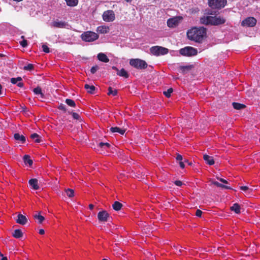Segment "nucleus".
<instances>
[{
	"instance_id": "obj_1",
	"label": "nucleus",
	"mask_w": 260,
	"mask_h": 260,
	"mask_svg": "<svg viewBox=\"0 0 260 260\" xmlns=\"http://www.w3.org/2000/svg\"><path fill=\"white\" fill-rule=\"evenodd\" d=\"M206 35V29L203 27H194L187 32L188 38L196 42H202Z\"/></svg>"
},
{
	"instance_id": "obj_2",
	"label": "nucleus",
	"mask_w": 260,
	"mask_h": 260,
	"mask_svg": "<svg viewBox=\"0 0 260 260\" xmlns=\"http://www.w3.org/2000/svg\"><path fill=\"white\" fill-rule=\"evenodd\" d=\"M225 21V19L221 16H207L202 17L200 19L201 23L205 25H218L224 23Z\"/></svg>"
},
{
	"instance_id": "obj_3",
	"label": "nucleus",
	"mask_w": 260,
	"mask_h": 260,
	"mask_svg": "<svg viewBox=\"0 0 260 260\" xmlns=\"http://www.w3.org/2000/svg\"><path fill=\"white\" fill-rule=\"evenodd\" d=\"M129 64L139 70L145 69L147 68L148 66L145 61L139 58L131 59L129 60Z\"/></svg>"
},
{
	"instance_id": "obj_4",
	"label": "nucleus",
	"mask_w": 260,
	"mask_h": 260,
	"mask_svg": "<svg viewBox=\"0 0 260 260\" xmlns=\"http://www.w3.org/2000/svg\"><path fill=\"white\" fill-rule=\"evenodd\" d=\"M81 38L82 40L85 42H93L99 38V35L94 32L87 31L83 33Z\"/></svg>"
},
{
	"instance_id": "obj_5",
	"label": "nucleus",
	"mask_w": 260,
	"mask_h": 260,
	"mask_svg": "<svg viewBox=\"0 0 260 260\" xmlns=\"http://www.w3.org/2000/svg\"><path fill=\"white\" fill-rule=\"evenodd\" d=\"M150 51L153 55L160 56L167 54L169 52V50L161 46H155L151 47Z\"/></svg>"
},
{
	"instance_id": "obj_6",
	"label": "nucleus",
	"mask_w": 260,
	"mask_h": 260,
	"mask_svg": "<svg viewBox=\"0 0 260 260\" xmlns=\"http://www.w3.org/2000/svg\"><path fill=\"white\" fill-rule=\"evenodd\" d=\"M179 53L183 56H191L197 55L198 50L192 47L187 46L180 49Z\"/></svg>"
},
{
	"instance_id": "obj_7",
	"label": "nucleus",
	"mask_w": 260,
	"mask_h": 260,
	"mask_svg": "<svg viewBox=\"0 0 260 260\" xmlns=\"http://www.w3.org/2000/svg\"><path fill=\"white\" fill-rule=\"evenodd\" d=\"M226 0H208L209 6L212 9L222 8L226 5Z\"/></svg>"
},
{
	"instance_id": "obj_8",
	"label": "nucleus",
	"mask_w": 260,
	"mask_h": 260,
	"mask_svg": "<svg viewBox=\"0 0 260 260\" xmlns=\"http://www.w3.org/2000/svg\"><path fill=\"white\" fill-rule=\"evenodd\" d=\"M103 20L106 22H111L115 19V14L113 11L108 10L103 14Z\"/></svg>"
},
{
	"instance_id": "obj_9",
	"label": "nucleus",
	"mask_w": 260,
	"mask_h": 260,
	"mask_svg": "<svg viewBox=\"0 0 260 260\" xmlns=\"http://www.w3.org/2000/svg\"><path fill=\"white\" fill-rule=\"evenodd\" d=\"M52 26L56 28H64L67 29H70L71 28V26L68 22L59 20L52 22Z\"/></svg>"
},
{
	"instance_id": "obj_10",
	"label": "nucleus",
	"mask_w": 260,
	"mask_h": 260,
	"mask_svg": "<svg viewBox=\"0 0 260 260\" xmlns=\"http://www.w3.org/2000/svg\"><path fill=\"white\" fill-rule=\"evenodd\" d=\"M256 23V20L253 17H248L242 22V25L249 27L254 26Z\"/></svg>"
},
{
	"instance_id": "obj_11",
	"label": "nucleus",
	"mask_w": 260,
	"mask_h": 260,
	"mask_svg": "<svg viewBox=\"0 0 260 260\" xmlns=\"http://www.w3.org/2000/svg\"><path fill=\"white\" fill-rule=\"evenodd\" d=\"M110 218V215L105 210L100 211L98 214V218L101 222H106Z\"/></svg>"
},
{
	"instance_id": "obj_12",
	"label": "nucleus",
	"mask_w": 260,
	"mask_h": 260,
	"mask_svg": "<svg viewBox=\"0 0 260 260\" xmlns=\"http://www.w3.org/2000/svg\"><path fill=\"white\" fill-rule=\"evenodd\" d=\"M179 21V19L178 17L170 18L167 21V25L169 27H174L178 25Z\"/></svg>"
},
{
	"instance_id": "obj_13",
	"label": "nucleus",
	"mask_w": 260,
	"mask_h": 260,
	"mask_svg": "<svg viewBox=\"0 0 260 260\" xmlns=\"http://www.w3.org/2000/svg\"><path fill=\"white\" fill-rule=\"evenodd\" d=\"M16 222L21 225H24L27 222V219L25 216L19 213L16 219Z\"/></svg>"
},
{
	"instance_id": "obj_14",
	"label": "nucleus",
	"mask_w": 260,
	"mask_h": 260,
	"mask_svg": "<svg viewBox=\"0 0 260 260\" xmlns=\"http://www.w3.org/2000/svg\"><path fill=\"white\" fill-rule=\"evenodd\" d=\"M22 78L20 77L15 78H12L11 79V82L14 84H17L19 87H22L23 86V84L21 82Z\"/></svg>"
},
{
	"instance_id": "obj_15",
	"label": "nucleus",
	"mask_w": 260,
	"mask_h": 260,
	"mask_svg": "<svg viewBox=\"0 0 260 260\" xmlns=\"http://www.w3.org/2000/svg\"><path fill=\"white\" fill-rule=\"evenodd\" d=\"M96 31L100 34H107L109 31V28L105 25L98 26Z\"/></svg>"
},
{
	"instance_id": "obj_16",
	"label": "nucleus",
	"mask_w": 260,
	"mask_h": 260,
	"mask_svg": "<svg viewBox=\"0 0 260 260\" xmlns=\"http://www.w3.org/2000/svg\"><path fill=\"white\" fill-rule=\"evenodd\" d=\"M97 57L98 59L102 62H108L109 61V59L107 55L103 53H99Z\"/></svg>"
},
{
	"instance_id": "obj_17",
	"label": "nucleus",
	"mask_w": 260,
	"mask_h": 260,
	"mask_svg": "<svg viewBox=\"0 0 260 260\" xmlns=\"http://www.w3.org/2000/svg\"><path fill=\"white\" fill-rule=\"evenodd\" d=\"M203 158L207 164L212 165L214 164V161L212 156H209L207 154H204Z\"/></svg>"
},
{
	"instance_id": "obj_18",
	"label": "nucleus",
	"mask_w": 260,
	"mask_h": 260,
	"mask_svg": "<svg viewBox=\"0 0 260 260\" xmlns=\"http://www.w3.org/2000/svg\"><path fill=\"white\" fill-rule=\"evenodd\" d=\"M29 185L35 190H37L39 188V186L38 185V180L37 179H31L29 181Z\"/></svg>"
},
{
	"instance_id": "obj_19",
	"label": "nucleus",
	"mask_w": 260,
	"mask_h": 260,
	"mask_svg": "<svg viewBox=\"0 0 260 260\" xmlns=\"http://www.w3.org/2000/svg\"><path fill=\"white\" fill-rule=\"evenodd\" d=\"M12 236L15 238L19 239L23 236V233L20 230L17 229L12 233Z\"/></svg>"
},
{
	"instance_id": "obj_20",
	"label": "nucleus",
	"mask_w": 260,
	"mask_h": 260,
	"mask_svg": "<svg viewBox=\"0 0 260 260\" xmlns=\"http://www.w3.org/2000/svg\"><path fill=\"white\" fill-rule=\"evenodd\" d=\"M110 130L112 133H118L121 135H123L125 133V130L120 128L118 127H111Z\"/></svg>"
},
{
	"instance_id": "obj_21",
	"label": "nucleus",
	"mask_w": 260,
	"mask_h": 260,
	"mask_svg": "<svg viewBox=\"0 0 260 260\" xmlns=\"http://www.w3.org/2000/svg\"><path fill=\"white\" fill-rule=\"evenodd\" d=\"M14 137L15 140L17 141H20L22 143H24L25 142V138L23 135H20L18 133L15 134Z\"/></svg>"
},
{
	"instance_id": "obj_22",
	"label": "nucleus",
	"mask_w": 260,
	"mask_h": 260,
	"mask_svg": "<svg viewBox=\"0 0 260 260\" xmlns=\"http://www.w3.org/2000/svg\"><path fill=\"white\" fill-rule=\"evenodd\" d=\"M122 207V204L118 201H115L112 205L113 209L115 211H119Z\"/></svg>"
},
{
	"instance_id": "obj_23",
	"label": "nucleus",
	"mask_w": 260,
	"mask_h": 260,
	"mask_svg": "<svg viewBox=\"0 0 260 260\" xmlns=\"http://www.w3.org/2000/svg\"><path fill=\"white\" fill-rule=\"evenodd\" d=\"M117 74L119 76L123 77L125 78L128 77V74L127 72L124 69H122L121 70H119L117 73Z\"/></svg>"
},
{
	"instance_id": "obj_24",
	"label": "nucleus",
	"mask_w": 260,
	"mask_h": 260,
	"mask_svg": "<svg viewBox=\"0 0 260 260\" xmlns=\"http://www.w3.org/2000/svg\"><path fill=\"white\" fill-rule=\"evenodd\" d=\"M231 210L234 211L236 213L238 214L240 213V207L237 203L234 204L231 207Z\"/></svg>"
},
{
	"instance_id": "obj_25",
	"label": "nucleus",
	"mask_w": 260,
	"mask_h": 260,
	"mask_svg": "<svg viewBox=\"0 0 260 260\" xmlns=\"http://www.w3.org/2000/svg\"><path fill=\"white\" fill-rule=\"evenodd\" d=\"M67 5L70 7H75L78 4V0H65Z\"/></svg>"
},
{
	"instance_id": "obj_26",
	"label": "nucleus",
	"mask_w": 260,
	"mask_h": 260,
	"mask_svg": "<svg viewBox=\"0 0 260 260\" xmlns=\"http://www.w3.org/2000/svg\"><path fill=\"white\" fill-rule=\"evenodd\" d=\"M23 160L25 164H28L29 166H31L32 165L33 161L30 159V156L28 155H25L23 157Z\"/></svg>"
},
{
	"instance_id": "obj_27",
	"label": "nucleus",
	"mask_w": 260,
	"mask_h": 260,
	"mask_svg": "<svg viewBox=\"0 0 260 260\" xmlns=\"http://www.w3.org/2000/svg\"><path fill=\"white\" fill-rule=\"evenodd\" d=\"M233 107L235 109L240 110L245 107V106L243 104H241L238 103L234 102L232 103Z\"/></svg>"
},
{
	"instance_id": "obj_28",
	"label": "nucleus",
	"mask_w": 260,
	"mask_h": 260,
	"mask_svg": "<svg viewBox=\"0 0 260 260\" xmlns=\"http://www.w3.org/2000/svg\"><path fill=\"white\" fill-rule=\"evenodd\" d=\"M34 217L35 219L38 220V222L39 223H41L44 220V217L43 216L41 215L40 214H35L34 215Z\"/></svg>"
},
{
	"instance_id": "obj_29",
	"label": "nucleus",
	"mask_w": 260,
	"mask_h": 260,
	"mask_svg": "<svg viewBox=\"0 0 260 260\" xmlns=\"http://www.w3.org/2000/svg\"><path fill=\"white\" fill-rule=\"evenodd\" d=\"M85 88L87 90V92L92 93L95 90V87L93 85H89L88 84L85 85Z\"/></svg>"
},
{
	"instance_id": "obj_30",
	"label": "nucleus",
	"mask_w": 260,
	"mask_h": 260,
	"mask_svg": "<svg viewBox=\"0 0 260 260\" xmlns=\"http://www.w3.org/2000/svg\"><path fill=\"white\" fill-rule=\"evenodd\" d=\"M33 91L37 95H41V96L42 98L44 96V94L42 92V89L40 87H37L34 88Z\"/></svg>"
},
{
	"instance_id": "obj_31",
	"label": "nucleus",
	"mask_w": 260,
	"mask_h": 260,
	"mask_svg": "<svg viewBox=\"0 0 260 260\" xmlns=\"http://www.w3.org/2000/svg\"><path fill=\"white\" fill-rule=\"evenodd\" d=\"M30 138L34 140V141L37 143H39L40 142V139L39 138V136L36 134L34 133L30 135Z\"/></svg>"
},
{
	"instance_id": "obj_32",
	"label": "nucleus",
	"mask_w": 260,
	"mask_h": 260,
	"mask_svg": "<svg viewBox=\"0 0 260 260\" xmlns=\"http://www.w3.org/2000/svg\"><path fill=\"white\" fill-rule=\"evenodd\" d=\"M212 183L218 187H220L221 188H225V189H230V187L224 185H223L217 181H212Z\"/></svg>"
},
{
	"instance_id": "obj_33",
	"label": "nucleus",
	"mask_w": 260,
	"mask_h": 260,
	"mask_svg": "<svg viewBox=\"0 0 260 260\" xmlns=\"http://www.w3.org/2000/svg\"><path fill=\"white\" fill-rule=\"evenodd\" d=\"M67 195L69 198H72L74 196V191L72 189L68 188L66 190Z\"/></svg>"
},
{
	"instance_id": "obj_34",
	"label": "nucleus",
	"mask_w": 260,
	"mask_h": 260,
	"mask_svg": "<svg viewBox=\"0 0 260 260\" xmlns=\"http://www.w3.org/2000/svg\"><path fill=\"white\" fill-rule=\"evenodd\" d=\"M190 69L189 66H181L180 67V70L183 74L186 73V72L189 71Z\"/></svg>"
},
{
	"instance_id": "obj_35",
	"label": "nucleus",
	"mask_w": 260,
	"mask_h": 260,
	"mask_svg": "<svg viewBox=\"0 0 260 260\" xmlns=\"http://www.w3.org/2000/svg\"><path fill=\"white\" fill-rule=\"evenodd\" d=\"M66 103L67 105H68L69 106H70L71 107H75L76 105L75 102L73 100H71V99H66Z\"/></svg>"
},
{
	"instance_id": "obj_36",
	"label": "nucleus",
	"mask_w": 260,
	"mask_h": 260,
	"mask_svg": "<svg viewBox=\"0 0 260 260\" xmlns=\"http://www.w3.org/2000/svg\"><path fill=\"white\" fill-rule=\"evenodd\" d=\"M117 93V91L116 89L113 90L112 87H109L108 88V93L109 95L112 94L113 95H116Z\"/></svg>"
},
{
	"instance_id": "obj_37",
	"label": "nucleus",
	"mask_w": 260,
	"mask_h": 260,
	"mask_svg": "<svg viewBox=\"0 0 260 260\" xmlns=\"http://www.w3.org/2000/svg\"><path fill=\"white\" fill-rule=\"evenodd\" d=\"M99 146L101 148H109L110 145L108 143L101 142L99 144Z\"/></svg>"
},
{
	"instance_id": "obj_38",
	"label": "nucleus",
	"mask_w": 260,
	"mask_h": 260,
	"mask_svg": "<svg viewBox=\"0 0 260 260\" xmlns=\"http://www.w3.org/2000/svg\"><path fill=\"white\" fill-rule=\"evenodd\" d=\"M173 92V89L172 88H169L167 90V91H165L164 92V94L168 98L170 97L171 95V94Z\"/></svg>"
},
{
	"instance_id": "obj_39",
	"label": "nucleus",
	"mask_w": 260,
	"mask_h": 260,
	"mask_svg": "<svg viewBox=\"0 0 260 260\" xmlns=\"http://www.w3.org/2000/svg\"><path fill=\"white\" fill-rule=\"evenodd\" d=\"M43 50L45 53H49L50 52L49 48L45 44L42 45Z\"/></svg>"
},
{
	"instance_id": "obj_40",
	"label": "nucleus",
	"mask_w": 260,
	"mask_h": 260,
	"mask_svg": "<svg viewBox=\"0 0 260 260\" xmlns=\"http://www.w3.org/2000/svg\"><path fill=\"white\" fill-rule=\"evenodd\" d=\"M34 68V66L32 64H28L27 66L24 67V69L25 70H31Z\"/></svg>"
},
{
	"instance_id": "obj_41",
	"label": "nucleus",
	"mask_w": 260,
	"mask_h": 260,
	"mask_svg": "<svg viewBox=\"0 0 260 260\" xmlns=\"http://www.w3.org/2000/svg\"><path fill=\"white\" fill-rule=\"evenodd\" d=\"M99 69V67L97 66H93L91 68L90 70V72L92 74H94L97 70Z\"/></svg>"
},
{
	"instance_id": "obj_42",
	"label": "nucleus",
	"mask_w": 260,
	"mask_h": 260,
	"mask_svg": "<svg viewBox=\"0 0 260 260\" xmlns=\"http://www.w3.org/2000/svg\"><path fill=\"white\" fill-rule=\"evenodd\" d=\"M58 109L60 110L63 111L64 112H66L67 110L66 106L62 104H61L58 106Z\"/></svg>"
},
{
	"instance_id": "obj_43",
	"label": "nucleus",
	"mask_w": 260,
	"mask_h": 260,
	"mask_svg": "<svg viewBox=\"0 0 260 260\" xmlns=\"http://www.w3.org/2000/svg\"><path fill=\"white\" fill-rule=\"evenodd\" d=\"M20 44L23 47H26L27 45V41L26 40H23L20 42Z\"/></svg>"
},
{
	"instance_id": "obj_44",
	"label": "nucleus",
	"mask_w": 260,
	"mask_h": 260,
	"mask_svg": "<svg viewBox=\"0 0 260 260\" xmlns=\"http://www.w3.org/2000/svg\"><path fill=\"white\" fill-rule=\"evenodd\" d=\"M202 214V211L198 209L196 211V215L198 217H201Z\"/></svg>"
},
{
	"instance_id": "obj_45",
	"label": "nucleus",
	"mask_w": 260,
	"mask_h": 260,
	"mask_svg": "<svg viewBox=\"0 0 260 260\" xmlns=\"http://www.w3.org/2000/svg\"><path fill=\"white\" fill-rule=\"evenodd\" d=\"M72 116H73V118L75 119H79V118L80 117L79 115L76 113H73Z\"/></svg>"
},
{
	"instance_id": "obj_46",
	"label": "nucleus",
	"mask_w": 260,
	"mask_h": 260,
	"mask_svg": "<svg viewBox=\"0 0 260 260\" xmlns=\"http://www.w3.org/2000/svg\"><path fill=\"white\" fill-rule=\"evenodd\" d=\"M240 189L243 191L249 190V188L246 186H240ZM252 189H250V191H252Z\"/></svg>"
},
{
	"instance_id": "obj_47",
	"label": "nucleus",
	"mask_w": 260,
	"mask_h": 260,
	"mask_svg": "<svg viewBox=\"0 0 260 260\" xmlns=\"http://www.w3.org/2000/svg\"><path fill=\"white\" fill-rule=\"evenodd\" d=\"M175 184L178 186H181L182 185V182L179 180H176L175 181Z\"/></svg>"
},
{
	"instance_id": "obj_48",
	"label": "nucleus",
	"mask_w": 260,
	"mask_h": 260,
	"mask_svg": "<svg viewBox=\"0 0 260 260\" xmlns=\"http://www.w3.org/2000/svg\"><path fill=\"white\" fill-rule=\"evenodd\" d=\"M174 248H176V250H179V252H181L182 250V247L181 246H180V245H178V246H174Z\"/></svg>"
},
{
	"instance_id": "obj_49",
	"label": "nucleus",
	"mask_w": 260,
	"mask_h": 260,
	"mask_svg": "<svg viewBox=\"0 0 260 260\" xmlns=\"http://www.w3.org/2000/svg\"><path fill=\"white\" fill-rule=\"evenodd\" d=\"M176 159L178 161H181L183 159L182 156L180 154H177L176 156Z\"/></svg>"
},
{
	"instance_id": "obj_50",
	"label": "nucleus",
	"mask_w": 260,
	"mask_h": 260,
	"mask_svg": "<svg viewBox=\"0 0 260 260\" xmlns=\"http://www.w3.org/2000/svg\"><path fill=\"white\" fill-rule=\"evenodd\" d=\"M184 161H180L179 162V165H180V167L181 168H184L185 166H184Z\"/></svg>"
},
{
	"instance_id": "obj_51",
	"label": "nucleus",
	"mask_w": 260,
	"mask_h": 260,
	"mask_svg": "<svg viewBox=\"0 0 260 260\" xmlns=\"http://www.w3.org/2000/svg\"><path fill=\"white\" fill-rule=\"evenodd\" d=\"M220 181H221V182L223 183H225V184H227L228 183V181L224 179H222V178H220V179H218Z\"/></svg>"
},
{
	"instance_id": "obj_52",
	"label": "nucleus",
	"mask_w": 260,
	"mask_h": 260,
	"mask_svg": "<svg viewBox=\"0 0 260 260\" xmlns=\"http://www.w3.org/2000/svg\"><path fill=\"white\" fill-rule=\"evenodd\" d=\"M0 255L2 256V258L1 260H8V258L6 256H4L0 252Z\"/></svg>"
},
{
	"instance_id": "obj_53",
	"label": "nucleus",
	"mask_w": 260,
	"mask_h": 260,
	"mask_svg": "<svg viewBox=\"0 0 260 260\" xmlns=\"http://www.w3.org/2000/svg\"><path fill=\"white\" fill-rule=\"evenodd\" d=\"M45 233V231L43 229H40L39 230V234L41 235H43Z\"/></svg>"
},
{
	"instance_id": "obj_54",
	"label": "nucleus",
	"mask_w": 260,
	"mask_h": 260,
	"mask_svg": "<svg viewBox=\"0 0 260 260\" xmlns=\"http://www.w3.org/2000/svg\"><path fill=\"white\" fill-rule=\"evenodd\" d=\"M184 162H187L188 164V165L189 166H191L192 165V162H189V161H188L187 159H184Z\"/></svg>"
},
{
	"instance_id": "obj_55",
	"label": "nucleus",
	"mask_w": 260,
	"mask_h": 260,
	"mask_svg": "<svg viewBox=\"0 0 260 260\" xmlns=\"http://www.w3.org/2000/svg\"><path fill=\"white\" fill-rule=\"evenodd\" d=\"M89 209H90V210H92V209H93L94 206H93V205H92V204H90V205H89Z\"/></svg>"
},
{
	"instance_id": "obj_56",
	"label": "nucleus",
	"mask_w": 260,
	"mask_h": 260,
	"mask_svg": "<svg viewBox=\"0 0 260 260\" xmlns=\"http://www.w3.org/2000/svg\"><path fill=\"white\" fill-rule=\"evenodd\" d=\"M112 69H113V70H116L117 72H118V71H119V70H118V69L116 67H114V66L112 67Z\"/></svg>"
},
{
	"instance_id": "obj_57",
	"label": "nucleus",
	"mask_w": 260,
	"mask_h": 260,
	"mask_svg": "<svg viewBox=\"0 0 260 260\" xmlns=\"http://www.w3.org/2000/svg\"><path fill=\"white\" fill-rule=\"evenodd\" d=\"M5 57V54H2V53H0V57Z\"/></svg>"
},
{
	"instance_id": "obj_58",
	"label": "nucleus",
	"mask_w": 260,
	"mask_h": 260,
	"mask_svg": "<svg viewBox=\"0 0 260 260\" xmlns=\"http://www.w3.org/2000/svg\"><path fill=\"white\" fill-rule=\"evenodd\" d=\"M2 89V86L1 84H0V95L2 94V92H1Z\"/></svg>"
},
{
	"instance_id": "obj_59",
	"label": "nucleus",
	"mask_w": 260,
	"mask_h": 260,
	"mask_svg": "<svg viewBox=\"0 0 260 260\" xmlns=\"http://www.w3.org/2000/svg\"><path fill=\"white\" fill-rule=\"evenodd\" d=\"M125 1L127 2H131L132 0H125Z\"/></svg>"
},
{
	"instance_id": "obj_60",
	"label": "nucleus",
	"mask_w": 260,
	"mask_h": 260,
	"mask_svg": "<svg viewBox=\"0 0 260 260\" xmlns=\"http://www.w3.org/2000/svg\"><path fill=\"white\" fill-rule=\"evenodd\" d=\"M102 260H107L106 258H103Z\"/></svg>"
}]
</instances>
